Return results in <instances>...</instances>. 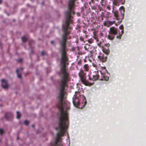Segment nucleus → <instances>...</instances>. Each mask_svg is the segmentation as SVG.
Here are the masks:
<instances>
[{
	"label": "nucleus",
	"instance_id": "obj_29",
	"mask_svg": "<svg viewBox=\"0 0 146 146\" xmlns=\"http://www.w3.org/2000/svg\"><path fill=\"white\" fill-rule=\"evenodd\" d=\"M97 1H98V0H96Z\"/></svg>",
	"mask_w": 146,
	"mask_h": 146
},
{
	"label": "nucleus",
	"instance_id": "obj_19",
	"mask_svg": "<svg viewBox=\"0 0 146 146\" xmlns=\"http://www.w3.org/2000/svg\"><path fill=\"white\" fill-rule=\"evenodd\" d=\"M25 124L26 125H28L29 123V122L28 121L26 120L24 121Z\"/></svg>",
	"mask_w": 146,
	"mask_h": 146
},
{
	"label": "nucleus",
	"instance_id": "obj_3",
	"mask_svg": "<svg viewBox=\"0 0 146 146\" xmlns=\"http://www.w3.org/2000/svg\"><path fill=\"white\" fill-rule=\"evenodd\" d=\"M86 74L84 73L83 71H81L80 73H79V75L80 77L82 82L83 84L87 86H90L92 85V84L88 82L86 80L87 78L88 77L90 80H91V78L90 76L88 75V76L86 75Z\"/></svg>",
	"mask_w": 146,
	"mask_h": 146
},
{
	"label": "nucleus",
	"instance_id": "obj_9",
	"mask_svg": "<svg viewBox=\"0 0 146 146\" xmlns=\"http://www.w3.org/2000/svg\"><path fill=\"white\" fill-rule=\"evenodd\" d=\"M119 28L120 29L122 30V31L121 33L119 32V35L116 36V38H117L120 39L123 33V25H121L119 27Z\"/></svg>",
	"mask_w": 146,
	"mask_h": 146
},
{
	"label": "nucleus",
	"instance_id": "obj_18",
	"mask_svg": "<svg viewBox=\"0 0 146 146\" xmlns=\"http://www.w3.org/2000/svg\"><path fill=\"white\" fill-rule=\"evenodd\" d=\"M89 47V46L88 44H86L84 46V48L85 49L87 50L88 49Z\"/></svg>",
	"mask_w": 146,
	"mask_h": 146
},
{
	"label": "nucleus",
	"instance_id": "obj_10",
	"mask_svg": "<svg viewBox=\"0 0 146 146\" xmlns=\"http://www.w3.org/2000/svg\"><path fill=\"white\" fill-rule=\"evenodd\" d=\"M23 68H21L20 69H17L16 70V72L17 74L18 77L19 78H21V74L23 72Z\"/></svg>",
	"mask_w": 146,
	"mask_h": 146
},
{
	"label": "nucleus",
	"instance_id": "obj_13",
	"mask_svg": "<svg viewBox=\"0 0 146 146\" xmlns=\"http://www.w3.org/2000/svg\"><path fill=\"white\" fill-rule=\"evenodd\" d=\"M13 115L12 113L9 112L6 113L5 115V117L8 120H9L11 118Z\"/></svg>",
	"mask_w": 146,
	"mask_h": 146
},
{
	"label": "nucleus",
	"instance_id": "obj_28",
	"mask_svg": "<svg viewBox=\"0 0 146 146\" xmlns=\"http://www.w3.org/2000/svg\"><path fill=\"white\" fill-rule=\"evenodd\" d=\"M7 15H9V14H8H8H7Z\"/></svg>",
	"mask_w": 146,
	"mask_h": 146
},
{
	"label": "nucleus",
	"instance_id": "obj_11",
	"mask_svg": "<svg viewBox=\"0 0 146 146\" xmlns=\"http://www.w3.org/2000/svg\"><path fill=\"white\" fill-rule=\"evenodd\" d=\"M115 21H107L106 22L104 23V25L108 27L112 25L115 24Z\"/></svg>",
	"mask_w": 146,
	"mask_h": 146
},
{
	"label": "nucleus",
	"instance_id": "obj_4",
	"mask_svg": "<svg viewBox=\"0 0 146 146\" xmlns=\"http://www.w3.org/2000/svg\"><path fill=\"white\" fill-rule=\"evenodd\" d=\"M119 30L114 27H112L110 29L109 34L108 36V38L111 40H113L115 35H119Z\"/></svg>",
	"mask_w": 146,
	"mask_h": 146
},
{
	"label": "nucleus",
	"instance_id": "obj_22",
	"mask_svg": "<svg viewBox=\"0 0 146 146\" xmlns=\"http://www.w3.org/2000/svg\"><path fill=\"white\" fill-rule=\"evenodd\" d=\"M22 61V59H20L18 60V62H21Z\"/></svg>",
	"mask_w": 146,
	"mask_h": 146
},
{
	"label": "nucleus",
	"instance_id": "obj_20",
	"mask_svg": "<svg viewBox=\"0 0 146 146\" xmlns=\"http://www.w3.org/2000/svg\"><path fill=\"white\" fill-rule=\"evenodd\" d=\"M4 133V131L3 130V129H0V133L2 135Z\"/></svg>",
	"mask_w": 146,
	"mask_h": 146
},
{
	"label": "nucleus",
	"instance_id": "obj_5",
	"mask_svg": "<svg viewBox=\"0 0 146 146\" xmlns=\"http://www.w3.org/2000/svg\"><path fill=\"white\" fill-rule=\"evenodd\" d=\"M119 9L120 10L121 13V17H119L118 15V11L116 10H115L114 7H113L112 12L113 13L114 16L117 20H118L119 19H121L122 20L123 19L124 17V13L125 11V9L124 7L123 6H121ZM121 20L120 21L121 22Z\"/></svg>",
	"mask_w": 146,
	"mask_h": 146
},
{
	"label": "nucleus",
	"instance_id": "obj_2",
	"mask_svg": "<svg viewBox=\"0 0 146 146\" xmlns=\"http://www.w3.org/2000/svg\"><path fill=\"white\" fill-rule=\"evenodd\" d=\"M92 65L94 67L96 68L98 70L101 69L102 68L106 72L108 76H106V74L102 72V71H100V72L102 75V78L101 79V80H103L104 79L105 80L107 81L109 80V76L110 75V74L108 73L105 68L104 67L102 62L98 61L97 62H93L92 63Z\"/></svg>",
	"mask_w": 146,
	"mask_h": 146
},
{
	"label": "nucleus",
	"instance_id": "obj_27",
	"mask_svg": "<svg viewBox=\"0 0 146 146\" xmlns=\"http://www.w3.org/2000/svg\"><path fill=\"white\" fill-rule=\"evenodd\" d=\"M29 45H30V46H30L31 44H30V43H29Z\"/></svg>",
	"mask_w": 146,
	"mask_h": 146
},
{
	"label": "nucleus",
	"instance_id": "obj_15",
	"mask_svg": "<svg viewBox=\"0 0 146 146\" xmlns=\"http://www.w3.org/2000/svg\"><path fill=\"white\" fill-rule=\"evenodd\" d=\"M103 52L105 53L104 54L107 55L110 52L109 50H106L104 49L103 50Z\"/></svg>",
	"mask_w": 146,
	"mask_h": 146
},
{
	"label": "nucleus",
	"instance_id": "obj_14",
	"mask_svg": "<svg viewBox=\"0 0 146 146\" xmlns=\"http://www.w3.org/2000/svg\"><path fill=\"white\" fill-rule=\"evenodd\" d=\"M89 66L88 65V64H85L84 65L82 70L83 71H87L89 70Z\"/></svg>",
	"mask_w": 146,
	"mask_h": 146
},
{
	"label": "nucleus",
	"instance_id": "obj_26",
	"mask_svg": "<svg viewBox=\"0 0 146 146\" xmlns=\"http://www.w3.org/2000/svg\"><path fill=\"white\" fill-rule=\"evenodd\" d=\"M44 3V2L43 1L42 3V4H43Z\"/></svg>",
	"mask_w": 146,
	"mask_h": 146
},
{
	"label": "nucleus",
	"instance_id": "obj_25",
	"mask_svg": "<svg viewBox=\"0 0 146 146\" xmlns=\"http://www.w3.org/2000/svg\"><path fill=\"white\" fill-rule=\"evenodd\" d=\"M32 127H34V125H32Z\"/></svg>",
	"mask_w": 146,
	"mask_h": 146
},
{
	"label": "nucleus",
	"instance_id": "obj_7",
	"mask_svg": "<svg viewBox=\"0 0 146 146\" xmlns=\"http://www.w3.org/2000/svg\"><path fill=\"white\" fill-rule=\"evenodd\" d=\"M1 85L2 87L5 89H7L9 87L7 81L4 79H2L1 80Z\"/></svg>",
	"mask_w": 146,
	"mask_h": 146
},
{
	"label": "nucleus",
	"instance_id": "obj_23",
	"mask_svg": "<svg viewBox=\"0 0 146 146\" xmlns=\"http://www.w3.org/2000/svg\"><path fill=\"white\" fill-rule=\"evenodd\" d=\"M54 41H52L51 42V44H54Z\"/></svg>",
	"mask_w": 146,
	"mask_h": 146
},
{
	"label": "nucleus",
	"instance_id": "obj_24",
	"mask_svg": "<svg viewBox=\"0 0 146 146\" xmlns=\"http://www.w3.org/2000/svg\"><path fill=\"white\" fill-rule=\"evenodd\" d=\"M2 1V0H0V4H1V3Z\"/></svg>",
	"mask_w": 146,
	"mask_h": 146
},
{
	"label": "nucleus",
	"instance_id": "obj_6",
	"mask_svg": "<svg viewBox=\"0 0 146 146\" xmlns=\"http://www.w3.org/2000/svg\"><path fill=\"white\" fill-rule=\"evenodd\" d=\"M98 59L102 62H105L107 59V55L105 54L100 53V55L98 56Z\"/></svg>",
	"mask_w": 146,
	"mask_h": 146
},
{
	"label": "nucleus",
	"instance_id": "obj_16",
	"mask_svg": "<svg viewBox=\"0 0 146 146\" xmlns=\"http://www.w3.org/2000/svg\"><path fill=\"white\" fill-rule=\"evenodd\" d=\"M17 119H19L21 117V114L19 112V111H17Z\"/></svg>",
	"mask_w": 146,
	"mask_h": 146
},
{
	"label": "nucleus",
	"instance_id": "obj_1",
	"mask_svg": "<svg viewBox=\"0 0 146 146\" xmlns=\"http://www.w3.org/2000/svg\"><path fill=\"white\" fill-rule=\"evenodd\" d=\"M72 102L74 105L79 108H82L86 104L85 97L81 95L79 92H75L72 98Z\"/></svg>",
	"mask_w": 146,
	"mask_h": 146
},
{
	"label": "nucleus",
	"instance_id": "obj_21",
	"mask_svg": "<svg viewBox=\"0 0 146 146\" xmlns=\"http://www.w3.org/2000/svg\"><path fill=\"white\" fill-rule=\"evenodd\" d=\"M44 54H45L44 52V51H42L41 53V55L42 56H43L44 55Z\"/></svg>",
	"mask_w": 146,
	"mask_h": 146
},
{
	"label": "nucleus",
	"instance_id": "obj_8",
	"mask_svg": "<svg viewBox=\"0 0 146 146\" xmlns=\"http://www.w3.org/2000/svg\"><path fill=\"white\" fill-rule=\"evenodd\" d=\"M93 80H96L98 79L99 77V72L98 71L94 72L92 75Z\"/></svg>",
	"mask_w": 146,
	"mask_h": 146
},
{
	"label": "nucleus",
	"instance_id": "obj_12",
	"mask_svg": "<svg viewBox=\"0 0 146 146\" xmlns=\"http://www.w3.org/2000/svg\"><path fill=\"white\" fill-rule=\"evenodd\" d=\"M119 2H121L122 4H123L125 2V0H113V4L115 5H117Z\"/></svg>",
	"mask_w": 146,
	"mask_h": 146
},
{
	"label": "nucleus",
	"instance_id": "obj_17",
	"mask_svg": "<svg viewBox=\"0 0 146 146\" xmlns=\"http://www.w3.org/2000/svg\"><path fill=\"white\" fill-rule=\"evenodd\" d=\"M27 40V38L25 36H24L22 38V40L23 42H25Z\"/></svg>",
	"mask_w": 146,
	"mask_h": 146
}]
</instances>
